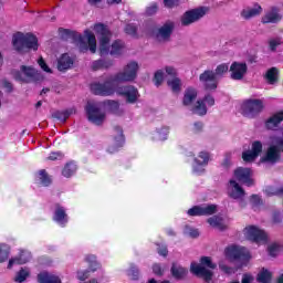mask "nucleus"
Instances as JSON below:
<instances>
[{
    "instance_id": "7",
    "label": "nucleus",
    "mask_w": 283,
    "mask_h": 283,
    "mask_svg": "<svg viewBox=\"0 0 283 283\" xmlns=\"http://www.w3.org/2000/svg\"><path fill=\"white\" fill-rule=\"evenodd\" d=\"M226 72H229V64H220L217 66L216 73L213 71H205L199 76V81L206 90H216L218 87V76H222Z\"/></svg>"
},
{
    "instance_id": "25",
    "label": "nucleus",
    "mask_w": 283,
    "mask_h": 283,
    "mask_svg": "<svg viewBox=\"0 0 283 283\" xmlns=\"http://www.w3.org/2000/svg\"><path fill=\"white\" fill-rule=\"evenodd\" d=\"M30 260H32V253L28 250H22L19 256L9 260L8 269H12L14 264H28Z\"/></svg>"
},
{
    "instance_id": "40",
    "label": "nucleus",
    "mask_w": 283,
    "mask_h": 283,
    "mask_svg": "<svg viewBox=\"0 0 283 283\" xmlns=\"http://www.w3.org/2000/svg\"><path fill=\"white\" fill-rule=\"evenodd\" d=\"M113 62L111 60H96L92 62V70H107L112 67Z\"/></svg>"
},
{
    "instance_id": "59",
    "label": "nucleus",
    "mask_w": 283,
    "mask_h": 283,
    "mask_svg": "<svg viewBox=\"0 0 283 283\" xmlns=\"http://www.w3.org/2000/svg\"><path fill=\"white\" fill-rule=\"evenodd\" d=\"M164 4L166 8H174L178 6V0H164Z\"/></svg>"
},
{
    "instance_id": "43",
    "label": "nucleus",
    "mask_w": 283,
    "mask_h": 283,
    "mask_svg": "<svg viewBox=\"0 0 283 283\" xmlns=\"http://www.w3.org/2000/svg\"><path fill=\"white\" fill-rule=\"evenodd\" d=\"M10 258V245L0 243V263L6 262Z\"/></svg>"
},
{
    "instance_id": "55",
    "label": "nucleus",
    "mask_w": 283,
    "mask_h": 283,
    "mask_svg": "<svg viewBox=\"0 0 283 283\" xmlns=\"http://www.w3.org/2000/svg\"><path fill=\"white\" fill-rule=\"evenodd\" d=\"M153 273H155V275H163V273H165V269H163V266H160V264L155 263L153 265Z\"/></svg>"
},
{
    "instance_id": "16",
    "label": "nucleus",
    "mask_w": 283,
    "mask_h": 283,
    "mask_svg": "<svg viewBox=\"0 0 283 283\" xmlns=\"http://www.w3.org/2000/svg\"><path fill=\"white\" fill-rule=\"evenodd\" d=\"M166 73L168 74L167 85L175 93L180 92L182 87V82L178 78V72L174 66H166Z\"/></svg>"
},
{
    "instance_id": "19",
    "label": "nucleus",
    "mask_w": 283,
    "mask_h": 283,
    "mask_svg": "<svg viewBox=\"0 0 283 283\" xmlns=\"http://www.w3.org/2000/svg\"><path fill=\"white\" fill-rule=\"evenodd\" d=\"M247 63L244 62H233L230 66L231 78L232 81H242L244 78V74H247Z\"/></svg>"
},
{
    "instance_id": "57",
    "label": "nucleus",
    "mask_w": 283,
    "mask_h": 283,
    "mask_svg": "<svg viewBox=\"0 0 283 283\" xmlns=\"http://www.w3.org/2000/svg\"><path fill=\"white\" fill-rule=\"evenodd\" d=\"M128 275L133 279V280H138V268L136 266H132L128 271Z\"/></svg>"
},
{
    "instance_id": "62",
    "label": "nucleus",
    "mask_w": 283,
    "mask_h": 283,
    "mask_svg": "<svg viewBox=\"0 0 283 283\" xmlns=\"http://www.w3.org/2000/svg\"><path fill=\"white\" fill-rule=\"evenodd\" d=\"M251 200H252V202H254V203H252L254 207H258V205H260V202H262V199L258 195H252Z\"/></svg>"
},
{
    "instance_id": "51",
    "label": "nucleus",
    "mask_w": 283,
    "mask_h": 283,
    "mask_svg": "<svg viewBox=\"0 0 283 283\" xmlns=\"http://www.w3.org/2000/svg\"><path fill=\"white\" fill-rule=\"evenodd\" d=\"M38 65L41 67V70H43V72H46V74H52V69H50V66H48V64L45 63V60H43V57H40L38 60Z\"/></svg>"
},
{
    "instance_id": "12",
    "label": "nucleus",
    "mask_w": 283,
    "mask_h": 283,
    "mask_svg": "<svg viewBox=\"0 0 283 283\" xmlns=\"http://www.w3.org/2000/svg\"><path fill=\"white\" fill-rule=\"evenodd\" d=\"M243 233L248 240L255 242L256 244H266L269 235L264 230L255 226H249L243 230Z\"/></svg>"
},
{
    "instance_id": "33",
    "label": "nucleus",
    "mask_w": 283,
    "mask_h": 283,
    "mask_svg": "<svg viewBox=\"0 0 283 283\" xmlns=\"http://www.w3.org/2000/svg\"><path fill=\"white\" fill-rule=\"evenodd\" d=\"M35 182L39 187H50L52 185V177L45 170H40L35 175Z\"/></svg>"
},
{
    "instance_id": "9",
    "label": "nucleus",
    "mask_w": 283,
    "mask_h": 283,
    "mask_svg": "<svg viewBox=\"0 0 283 283\" xmlns=\"http://www.w3.org/2000/svg\"><path fill=\"white\" fill-rule=\"evenodd\" d=\"M281 151H283V137L272 136L271 146L268 148L265 156L261 158V163L275 165L280 160Z\"/></svg>"
},
{
    "instance_id": "13",
    "label": "nucleus",
    "mask_w": 283,
    "mask_h": 283,
    "mask_svg": "<svg viewBox=\"0 0 283 283\" xmlns=\"http://www.w3.org/2000/svg\"><path fill=\"white\" fill-rule=\"evenodd\" d=\"M216 105V98L211 94H207L203 98L198 99L192 108L193 114L198 116H207V108Z\"/></svg>"
},
{
    "instance_id": "38",
    "label": "nucleus",
    "mask_w": 283,
    "mask_h": 283,
    "mask_svg": "<svg viewBox=\"0 0 283 283\" xmlns=\"http://www.w3.org/2000/svg\"><path fill=\"white\" fill-rule=\"evenodd\" d=\"M198 96V91L193 87H189L186 90L184 95V105H191L196 97Z\"/></svg>"
},
{
    "instance_id": "53",
    "label": "nucleus",
    "mask_w": 283,
    "mask_h": 283,
    "mask_svg": "<svg viewBox=\"0 0 283 283\" xmlns=\"http://www.w3.org/2000/svg\"><path fill=\"white\" fill-rule=\"evenodd\" d=\"M125 32L130 36H136V32H138V28L135 24H127L125 28Z\"/></svg>"
},
{
    "instance_id": "64",
    "label": "nucleus",
    "mask_w": 283,
    "mask_h": 283,
    "mask_svg": "<svg viewBox=\"0 0 283 283\" xmlns=\"http://www.w3.org/2000/svg\"><path fill=\"white\" fill-rule=\"evenodd\" d=\"M202 127H203L202 122H196L193 124V128L192 129H193V132H201Z\"/></svg>"
},
{
    "instance_id": "41",
    "label": "nucleus",
    "mask_w": 283,
    "mask_h": 283,
    "mask_svg": "<svg viewBox=\"0 0 283 283\" xmlns=\"http://www.w3.org/2000/svg\"><path fill=\"white\" fill-rule=\"evenodd\" d=\"M265 81L269 85H275V83H277V70L275 67L268 70Z\"/></svg>"
},
{
    "instance_id": "26",
    "label": "nucleus",
    "mask_w": 283,
    "mask_h": 283,
    "mask_svg": "<svg viewBox=\"0 0 283 283\" xmlns=\"http://www.w3.org/2000/svg\"><path fill=\"white\" fill-rule=\"evenodd\" d=\"M74 67V57L70 56V54L64 53L57 60V70L59 72H67V70H72Z\"/></svg>"
},
{
    "instance_id": "42",
    "label": "nucleus",
    "mask_w": 283,
    "mask_h": 283,
    "mask_svg": "<svg viewBox=\"0 0 283 283\" xmlns=\"http://www.w3.org/2000/svg\"><path fill=\"white\" fill-rule=\"evenodd\" d=\"M264 193L269 197L271 196H282L283 193V187H275V186H268L264 189Z\"/></svg>"
},
{
    "instance_id": "63",
    "label": "nucleus",
    "mask_w": 283,
    "mask_h": 283,
    "mask_svg": "<svg viewBox=\"0 0 283 283\" xmlns=\"http://www.w3.org/2000/svg\"><path fill=\"white\" fill-rule=\"evenodd\" d=\"M253 276L251 274H243L241 283H252Z\"/></svg>"
},
{
    "instance_id": "32",
    "label": "nucleus",
    "mask_w": 283,
    "mask_h": 283,
    "mask_svg": "<svg viewBox=\"0 0 283 283\" xmlns=\"http://www.w3.org/2000/svg\"><path fill=\"white\" fill-rule=\"evenodd\" d=\"M258 14H262V7L260 4H254L253 7L243 9L241 12V17L247 20L258 17Z\"/></svg>"
},
{
    "instance_id": "3",
    "label": "nucleus",
    "mask_w": 283,
    "mask_h": 283,
    "mask_svg": "<svg viewBox=\"0 0 283 283\" xmlns=\"http://www.w3.org/2000/svg\"><path fill=\"white\" fill-rule=\"evenodd\" d=\"M60 36L63 41H72L77 45L81 52H92L96 54V35L91 30H85L84 35L69 29H59Z\"/></svg>"
},
{
    "instance_id": "60",
    "label": "nucleus",
    "mask_w": 283,
    "mask_h": 283,
    "mask_svg": "<svg viewBox=\"0 0 283 283\" xmlns=\"http://www.w3.org/2000/svg\"><path fill=\"white\" fill-rule=\"evenodd\" d=\"M221 271H223V273H227L228 275H231V273H233V268H229L228 265L224 264H219Z\"/></svg>"
},
{
    "instance_id": "8",
    "label": "nucleus",
    "mask_w": 283,
    "mask_h": 283,
    "mask_svg": "<svg viewBox=\"0 0 283 283\" xmlns=\"http://www.w3.org/2000/svg\"><path fill=\"white\" fill-rule=\"evenodd\" d=\"M13 75L20 83H41L43 81V74L32 66L22 65L20 71H15Z\"/></svg>"
},
{
    "instance_id": "39",
    "label": "nucleus",
    "mask_w": 283,
    "mask_h": 283,
    "mask_svg": "<svg viewBox=\"0 0 283 283\" xmlns=\"http://www.w3.org/2000/svg\"><path fill=\"white\" fill-rule=\"evenodd\" d=\"M102 105H104L105 112H112V114H118V109L120 107V104L117 101H104L102 102Z\"/></svg>"
},
{
    "instance_id": "50",
    "label": "nucleus",
    "mask_w": 283,
    "mask_h": 283,
    "mask_svg": "<svg viewBox=\"0 0 283 283\" xmlns=\"http://www.w3.org/2000/svg\"><path fill=\"white\" fill-rule=\"evenodd\" d=\"M200 262L202 266H208V269H216V264L211 262V258L209 256H202Z\"/></svg>"
},
{
    "instance_id": "24",
    "label": "nucleus",
    "mask_w": 283,
    "mask_h": 283,
    "mask_svg": "<svg viewBox=\"0 0 283 283\" xmlns=\"http://www.w3.org/2000/svg\"><path fill=\"white\" fill-rule=\"evenodd\" d=\"M283 120V111L275 113L270 118L265 120V128L272 132H277L280 129V125H282Z\"/></svg>"
},
{
    "instance_id": "11",
    "label": "nucleus",
    "mask_w": 283,
    "mask_h": 283,
    "mask_svg": "<svg viewBox=\"0 0 283 283\" xmlns=\"http://www.w3.org/2000/svg\"><path fill=\"white\" fill-rule=\"evenodd\" d=\"M226 256L229 260H240V262H243V264H247L249 260H251V254L249 253V250L244 247L239 245H230L226 249Z\"/></svg>"
},
{
    "instance_id": "14",
    "label": "nucleus",
    "mask_w": 283,
    "mask_h": 283,
    "mask_svg": "<svg viewBox=\"0 0 283 283\" xmlns=\"http://www.w3.org/2000/svg\"><path fill=\"white\" fill-rule=\"evenodd\" d=\"M207 14V8L199 7L197 9H192L184 13L181 18L182 25H191V23H196V21H200L202 17Z\"/></svg>"
},
{
    "instance_id": "56",
    "label": "nucleus",
    "mask_w": 283,
    "mask_h": 283,
    "mask_svg": "<svg viewBox=\"0 0 283 283\" xmlns=\"http://www.w3.org/2000/svg\"><path fill=\"white\" fill-rule=\"evenodd\" d=\"M157 251L159 255H163V258H167V253H169V251L167 250V245L165 244H159Z\"/></svg>"
},
{
    "instance_id": "15",
    "label": "nucleus",
    "mask_w": 283,
    "mask_h": 283,
    "mask_svg": "<svg viewBox=\"0 0 283 283\" xmlns=\"http://www.w3.org/2000/svg\"><path fill=\"white\" fill-rule=\"evenodd\" d=\"M213 213H218V206L216 205L193 206L187 211V214L190 217L213 216Z\"/></svg>"
},
{
    "instance_id": "17",
    "label": "nucleus",
    "mask_w": 283,
    "mask_h": 283,
    "mask_svg": "<svg viewBox=\"0 0 283 283\" xmlns=\"http://www.w3.org/2000/svg\"><path fill=\"white\" fill-rule=\"evenodd\" d=\"M251 176H253V172L249 168L239 167L234 170L235 180L245 185V187H253L254 182Z\"/></svg>"
},
{
    "instance_id": "27",
    "label": "nucleus",
    "mask_w": 283,
    "mask_h": 283,
    "mask_svg": "<svg viewBox=\"0 0 283 283\" xmlns=\"http://www.w3.org/2000/svg\"><path fill=\"white\" fill-rule=\"evenodd\" d=\"M279 21H282V15H280V9L276 7H272L262 18V23H279Z\"/></svg>"
},
{
    "instance_id": "37",
    "label": "nucleus",
    "mask_w": 283,
    "mask_h": 283,
    "mask_svg": "<svg viewBox=\"0 0 283 283\" xmlns=\"http://www.w3.org/2000/svg\"><path fill=\"white\" fill-rule=\"evenodd\" d=\"M77 169L78 167L76 166V164L74 161H70L62 169V176L64 178H72V176L76 174Z\"/></svg>"
},
{
    "instance_id": "21",
    "label": "nucleus",
    "mask_w": 283,
    "mask_h": 283,
    "mask_svg": "<svg viewBox=\"0 0 283 283\" xmlns=\"http://www.w3.org/2000/svg\"><path fill=\"white\" fill-rule=\"evenodd\" d=\"M262 154V142L252 143L251 150H247L242 154L244 163H253Z\"/></svg>"
},
{
    "instance_id": "22",
    "label": "nucleus",
    "mask_w": 283,
    "mask_h": 283,
    "mask_svg": "<svg viewBox=\"0 0 283 283\" xmlns=\"http://www.w3.org/2000/svg\"><path fill=\"white\" fill-rule=\"evenodd\" d=\"M190 273H193V275H197L198 277H203L206 282H211V277H213V273L211 271L196 262L191 263Z\"/></svg>"
},
{
    "instance_id": "61",
    "label": "nucleus",
    "mask_w": 283,
    "mask_h": 283,
    "mask_svg": "<svg viewBox=\"0 0 283 283\" xmlns=\"http://www.w3.org/2000/svg\"><path fill=\"white\" fill-rule=\"evenodd\" d=\"M88 271H80L77 272V277L83 282L87 280Z\"/></svg>"
},
{
    "instance_id": "44",
    "label": "nucleus",
    "mask_w": 283,
    "mask_h": 283,
    "mask_svg": "<svg viewBox=\"0 0 283 283\" xmlns=\"http://www.w3.org/2000/svg\"><path fill=\"white\" fill-rule=\"evenodd\" d=\"M256 280L260 283H269V282H271V273L269 272V270L262 269L259 272Z\"/></svg>"
},
{
    "instance_id": "35",
    "label": "nucleus",
    "mask_w": 283,
    "mask_h": 283,
    "mask_svg": "<svg viewBox=\"0 0 283 283\" xmlns=\"http://www.w3.org/2000/svg\"><path fill=\"white\" fill-rule=\"evenodd\" d=\"M168 136H169V126H160L156 128V130L153 133V138L155 140H167Z\"/></svg>"
},
{
    "instance_id": "23",
    "label": "nucleus",
    "mask_w": 283,
    "mask_h": 283,
    "mask_svg": "<svg viewBox=\"0 0 283 283\" xmlns=\"http://www.w3.org/2000/svg\"><path fill=\"white\" fill-rule=\"evenodd\" d=\"M53 220L60 227H65V224H67V222L70 221V217H67V212L65 211V208H63V206L59 203L55 205Z\"/></svg>"
},
{
    "instance_id": "6",
    "label": "nucleus",
    "mask_w": 283,
    "mask_h": 283,
    "mask_svg": "<svg viewBox=\"0 0 283 283\" xmlns=\"http://www.w3.org/2000/svg\"><path fill=\"white\" fill-rule=\"evenodd\" d=\"M138 70H140L138 62L130 61L127 63V65L124 66L123 72H119L116 75L108 77L106 82L129 83L132 81H136V76H138Z\"/></svg>"
},
{
    "instance_id": "30",
    "label": "nucleus",
    "mask_w": 283,
    "mask_h": 283,
    "mask_svg": "<svg viewBox=\"0 0 283 283\" xmlns=\"http://www.w3.org/2000/svg\"><path fill=\"white\" fill-rule=\"evenodd\" d=\"M171 32H174V22H166L157 33L158 41H167L169 36H171Z\"/></svg>"
},
{
    "instance_id": "1",
    "label": "nucleus",
    "mask_w": 283,
    "mask_h": 283,
    "mask_svg": "<svg viewBox=\"0 0 283 283\" xmlns=\"http://www.w3.org/2000/svg\"><path fill=\"white\" fill-rule=\"evenodd\" d=\"M116 84L117 83L113 82H105L104 84L93 83L91 84V92L96 96H112L116 92L117 96H123L126 103L130 104L136 103V101L140 98L138 88H136L135 86H116Z\"/></svg>"
},
{
    "instance_id": "31",
    "label": "nucleus",
    "mask_w": 283,
    "mask_h": 283,
    "mask_svg": "<svg viewBox=\"0 0 283 283\" xmlns=\"http://www.w3.org/2000/svg\"><path fill=\"white\" fill-rule=\"evenodd\" d=\"M170 271L175 280H185L187 277V273H189V270H187V268H184L178 263H172Z\"/></svg>"
},
{
    "instance_id": "46",
    "label": "nucleus",
    "mask_w": 283,
    "mask_h": 283,
    "mask_svg": "<svg viewBox=\"0 0 283 283\" xmlns=\"http://www.w3.org/2000/svg\"><path fill=\"white\" fill-rule=\"evenodd\" d=\"M85 261L88 262L91 271H96V269H98V262H96V255L88 254L86 255Z\"/></svg>"
},
{
    "instance_id": "34",
    "label": "nucleus",
    "mask_w": 283,
    "mask_h": 283,
    "mask_svg": "<svg viewBox=\"0 0 283 283\" xmlns=\"http://www.w3.org/2000/svg\"><path fill=\"white\" fill-rule=\"evenodd\" d=\"M38 282L39 283H60L61 279L48 272H42L38 275Z\"/></svg>"
},
{
    "instance_id": "29",
    "label": "nucleus",
    "mask_w": 283,
    "mask_h": 283,
    "mask_svg": "<svg viewBox=\"0 0 283 283\" xmlns=\"http://www.w3.org/2000/svg\"><path fill=\"white\" fill-rule=\"evenodd\" d=\"M115 130L117 133V136H115V138H114L115 147H108L107 151L109 154H115V151H118V149H120V147H123V145H125V136L123 135V128L117 126L115 128Z\"/></svg>"
},
{
    "instance_id": "10",
    "label": "nucleus",
    "mask_w": 283,
    "mask_h": 283,
    "mask_svg": "<svg viewBox=\"0 0 283 283\" xmlns=\"http://www.w3.org/2000/svg\"><path fill=\"white\" fill-rule=\"evenodd\" d=\"M264 109V103L261 99H247L241 105V112L245 118H255Z\"/></svg>"
},
{
    "instance_id": "4",
    "label": "nucleus",
    "mask_w": 283,
    "mask_h": 283,
    "mask_svg": "<svg viewBox=\"0 0 283 283\" xmlns=\"http://www.w3.org/2000/svg\"><path fill=\"white\" fill-rule=\"evenodd\" d=\"M12 43L14 50L21 54L23 52H30V50H33V52L39 50V40L32 33L17 32L12 36Z\"/></svg>"
},
{
    "instance_id": "2",
    "label": "nucleus",
    "mask_w": 283,
    "mask_h": 283,
    "mask_svg": "<svg viewBox=\"0 0 283 283\" xmlns=\"http://www.w3.org/2000/svg\"><path fill=\"white\" fill-rule=\"evenodd\" d=\"M93 30L99 39L101 56H105V54L108 53L111 56H120V54L125 52V43L120 40L114 41L109 49V41H112V31H109L107 25L103 23H96Z\"/></svg>"
},
{
    "instance_id": "18",
    "label": "nucleus",
    "mask_w": 283,
    "mask_h": 283,
    "mask_svg": "<svg viewBox=\"0 0 283 283\" xmlns=\"http://www.w3.org/2000/svg\"><path fill=\"white\" fill-rule=\"evenodd\" d=\"M209 165V153L201 151L199 153L198 157L195 158L192 164V171L200 176V174H205V168Z\"/></svg>"
},
{
    "instance_id": "54",
    "label": "nucleus",
    "mask_w": 283,
    "mask_h": 283,
    "mask_svg": "<svg viewBox=\"0 0 283 283\" xmlns=\"http://www.w3.org/2000/svg\"><path fill=\"white\" fill-rule=\"evenodd\" d=\"M158 12V6L156 3H153L146 8V14L147 17H151Z\"/></svg>"
},
{
    "instance_id": "28",
    "label": "nucleus",
    "mask_w": 283,
    "mask_h": 283,
    "mask_svg": "<svg viewBox=\"0 0 283 283\" xmlns=\"http://www.w3.org/2000/svg\"><path fill=\"white\" fill-rule=\"evenodd\" d=\"M208 224L219 231H224L229 227V221L220 216H213L208 219Z\"/></svg>"
},
{
    "instance_id": "36",
    "label": "nucleus",
    "mask_w": 283,
    "mask_h": 283,
    "mask_svg": "<svg viewBox=\"0 0 283 283\" xmlns=\"http://www.w3.org/2000/svg\"><path fill=\"white\" fill-rule=\"evenodd\" d=\"M72 114H76V108H69L66 111H57L53 113V118H56L61 123H65L67 120L69 116H72Z\"/></svg>"
},
{
    "instance_id": "52",
    "label": "nucleus",
    "mask_w": 283,
    "mask_h": 283,
    "mask_svg": "<svg viewBox=\"0 0 283 283\" xmlns=\"http://www.w3.org/2000/svg\"><path fill=\"white\" fill-rule=\"evenodd\" d=\"M269 44L271 52H275V50H277V45H282V40L280 38L272 39Z\"/></svg>"
},
{
    "instance_id": "58",
    "label": "nucleus",
    "mask_w": 283,
    "mask_h": 283,
    "mask_svg": "<svg viewBox=\"0 0 283 283\" xmlns=\"http://www.w3.org/2000/svg\"><path fill=\"white\" fill-rule=\"evenodd\" d=\"M63 158V153L56 151V153H51L49 156V160H61Z\"/></svg>"
},
{
    "instance_id": "5",
    "label": "nucleus",
    "mask_w": 283,
    "mask_h": 283,
    "mask_svg": "<svg viewBox=\"0 0 283 283\" xmlns=\"http://www.w3.org/2000/svg\"><path fill=\"white\" fill-rule=\"evenodd\" d=\"M85 113L88 123H92V125H96L97 127H101L107 118V112H105L103 102L88 101L85 106Z\"/></svg>"
},
{
    "instance_id": "49",
    "label": "nucleus",
    "mask_w": 283,
    "mask_h": 283,
    "mask_svg": "<svg viewBox=\"0 0 283 283\" xmlns=\"http://www.w3.org/2000/svg\"><path fill=\"white\" fill-rule=\"evenodd\" d=\"M163 81H165V73L161 70H159L155 73V77H154L155 85L159 87Z\"/></svg>"
},
{
    "instance_id": "47",
    "label": "nucleus",
    "mask_w": 283,
    "mask_h": 283,
    "mask_svg": "<svg viewBox=\"0 0 283 283\" xmlns=\"http://www.w3.org/2000/svg\"><path fill=\"white\" fill-rule=\"evenodd\" d=\"M185 235H189L190 238H198L200 235V232H198V229L191 228L189 226H186L184 229Z\"/></svg>"
},
{
    "instance_id": "20",
    "label": "nucleus",
    "mask_w": 283,
    "mask_h": 283,
    "mask_svg": "<svg viewBox=\"0 0 283 283\" xmlns=\"http://www.w3.org/2000/svg\"><path fill=\"white\" fill-rule=\"evenodd\" d=\"M228 195L233 200H244L245 192L235 179H231L228 185Z\"/></svg>"
},
{
    "instance_id": "48",
    "label": "nucleus",
    "mask_w": 283,
    "mask_h": 283,
    "mask_svg": "<svg viewBox=\"0 0 283 283\" xmlns=\"http://www.w3.org/2000/svg\"><path fill=\"white\" fill-rule=\"evenodd\" d=\"M268 253L269 255H271L272 258H275V255H277V253H280V244L277 243H272L268 247Z\"/></svg>"
},
{
    "instance_id": "45",
    "label": "nucleus",
    "mask_w": 283,
    "mask_h": 283,
    "mask_svg": "<svg viewBox=\"0 0 283 283\" xmlns=\"http://www.w3.org/2000/svg\"><path fill=\"white\" fill-rule=\"evenodd\" d=\"M30 275V269L28 268H22L17 276H15V282L22 283L25 282V280H28V276Z\"/></svg>"
}]
</instances>
